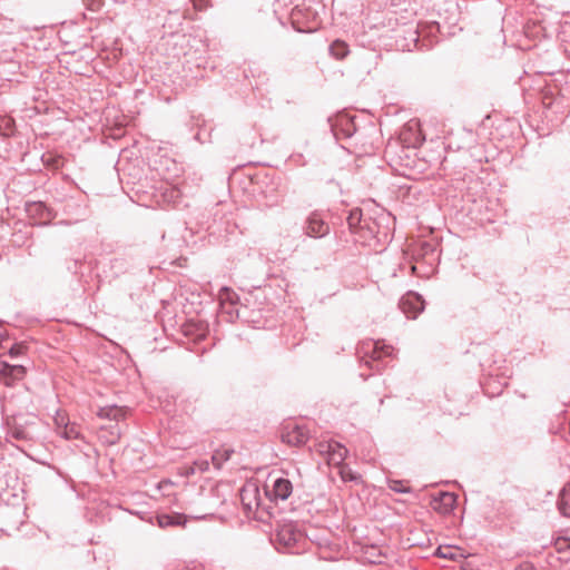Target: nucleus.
I'll list each match as a JSON object with an SVG mask.
<instances>
[{"mask_svg":"<svg viewBox=\"0 0 570 570\" xmlns=\"http://www.w3.org/2000/svg\"><path fill=\"white\" fill-rule=\"evenodd\" d=\"M274 543L282 552L297 554L306 549L307 538L297 523L285 522L278 524Z\"/></svg>","mask_w":570,"mask_h":570,"instance_id":"1","label":"nucleus"},{"mask_svg":"<svg viewBox=\"0 0 570 570\" xmlns=\"http://www.w3.org/2000/svg\"><path fill=\"white\" fill-rule=\"evenodd\" d=\"M393 353L394 348L381 341L368 340L362 342L357 348V354L361 360L376 372H381L386 366L384 360L392 357Z\"/></svg>","mask_w":570,"mask_h":570,"instance_id":"2","label":"nucleus"},{"mask_svg":"<svg viewBox=\"0 0 570 570\" xmlns=\"http://www.w3.org/2000/svg\"><path fill=\"white\" fill-rule=\"evenodd\" d=\"M37 417H26L20 414H12L7 419V438L10 441L22 443L32 442L36 439Z\"/></svg>","mask_w":570,"mask_h":570,"instance_id":"3","label":"nucleus"},{"mask_svg":"<svg viewBox=\"0 0 570 570\" xmlns=\"http://www.w3.org/2000/svg\"><path fill=\"white\" fill-rule=\"evenodd\" d=\"M293 492L292 482L285 476H271V484L265 485V493L272 501H285Z\"/></svg>","mask_w":570,"mask_h":570,"instance_id":"4","label":"nucleus"},{"mask_svg":"<svg viewBox=\"0 0 570 570\" xmlns=\"http://www.w3.org/2000/svg\"><path fill=\"white\" fill-rule=\"evenodd\" d=\"M399 306L407 318H416L424 309V301L417 293L409 292L401 298Z\"/></svg>","mask_w":570,"mask_h":570,"instance_id":"5","label":"nucleus"},{"mask_svg":"<svg viewBox=\"0 0 570 570\" xmlns=\"http://www.w3.org/2000/svg\"><path fill=\"white\" fill-rule=\"evenodd\" d=\"M282 440L289 445L302 446L308 440V431L305 426L287 424L282 433Z\"/></svg>","mask_w":570,"mask_h":570,"instance_id":"6","label":"nucleus"},{"mask_svg":"<svg viewBox=\"0 0 570 570\" xmlns=\"http://www.w3.org/2000/svg\"><path fill=\"white\" fill-rule=\"evenodd\" d=\"M305 234L309 237H324L330 233V226L321 214L318 213H312L305 223Z\"/></svg>","mask_w":570,"mask_h":570,"instance_id":"7","label":"nucleus"},{"mask_svg":"<svg viewBox=\"0 0 570 570\" xmlns=\"http://www.w3.org/2000/svg\"><path fill=\"white\" fill-rule=\"evenodd\" d=\"M26 370L22 365H11L7 362H0V380L7 386H12L14 381L22 380Z\"/></svg>","mask_w":570,"mask_h":570,"instance_id":"8","label":"nucleus"},{"mask_svg":"<svg viewBox=\"0 0 570 570\" xmlns=\"http://www.w3.org/2000/svg\"><path fill=\"white\" fill-rule=\"evenodd\" d=\"M331 128L336 139L351 138L356 130L353 120L347 116L336 117Z\"/></svg>","mask_w":570,"mask_h":570,"instance_id":"9","label":"nucleus"},{"mask_svg":"<svg viewBox=\"0 0 570 570\" xmlns=\"http://www.w3.org/2000/svg\"><path fill=\"white\" fill-rule=\"evenodd\" d=\"M456 503V497L454 493L441 492L438 497L432 500V508L439 513H450Z\"/></svg>","mask_w":570,"mask_h":570,"instance_id":"10","label":"nucleus"},{"mask_svg":"<svg viewBox=\"0 0 570 570\" xmlns=\"http://www.w3.org/2000/svg\"><path fill=\"white\" fill-rule=\"evenodd\" d=\"M27 210L31 217L38 219L39 224H47L55 217L52 210L41 202L28 205Z\"/></svg>","mask_w":570,"mask_h":570,"instance_id":"11","label":"nucleus"},{"mask_svg":"<svg viewBox=\"0 0 570 570\" xmlns=\"http://www.w3.org/2000/svg\"><path fill=\"white\" fill-rule=\"evenodd\" d=\"M127 415V409L120 407L117 405H108L100 407L97 412V416L100 419H107L111 421L119 422L120 420H124Z\"/></svg>","mask_w":570,"mask_h":570,"instance_id":"12","label":"nucleus"},{"mask_svg":"<svg viewBox=\"0 0 570 570\" xmlns=\"http://www.w3.org/2000/svg\"><path fill=\"white\" fill-rule=\"evenodd\" d=\"M157 522L160 528L183 527L186 523V517L180 513L160 514L157 517Z\"/></svg>","mask_w":570,"mask_h":570,"instance_id":"13","label":"nucleus"},{"mask_svg":"<svg viewBox=\"0 0 570 570\" xmlns=\"http://www.w3.org/2000/svg\"><path fill=\"white\" fill-rule=\"evenodd\" d=\"M347 455V450L345 446L340 444L338 442H335L333 445V449H331V452L328 456L326 458L327 463L332 465H341L343 461L345 460Z\"/></svg>","mask_w":570,"mask_h":570,"instance_id":"14","label":"nucleus"},{"mask_svg":"<svg viewBox=\"0 0 570 570\" xmlns=\"http://www.w3.org/2000/svg\"><path fill=\"white\" fill-rule=\"evenodd\" d=\"M365 218H363L362 210L360 208H353L347 216V224L350 230L354 234L358 233L361 226H363Z\"/></svg>","mask_w":570,"mask_h":570,"instance_id":"15","label":"nucleus"},{"mask_svg":"<svg viewBox=\"0 0 570 570\" xmlns=\"http://www.w3.org/2000/svg\"><path fill=\"white\" fill-rule=\"evenodd\" d=\"M558 509L562 515L570 518V484L564 487L560 492Z\"/></svg>","mask_w":570,"mask_h":570,"instance_id":"16","label":"nucleus"},{"mask_svg":"<svg viewBox=\"0 0 570 570\" xmlns=\"http://www.w3.org/2000/svg\"><path fill=\"white\" fill-rule=\"evenodd\" d=\"M218 299L222 309H225L227 305L234 306L238 301V296L233 289L228 287H223L218 293Z\"/></svg>","mask_w":570,"mask_h":570,"instance_id":"17","label":"nucleus"},{"mask_svg":"<svg viewBox=\"0 0 570 570\" xmlns=\"http://www.w3.org/2000/svg\"><path fill=\"white\" fill-rule=\"evenodd\" d=\"M350 52L348 45L343 40H335L330 46V53L335 59L342 60L344 59Z\"/></svg>","mask_w":570,"mask_h":570,"instance_id":"18","label":"nucleus"},{"mask_svg":"<svg viewBox=\"0 0 570 570\" xmlns=\"http://www.w3.org/2000/svg\"><path fill=\"white\" fill-rule=\"evenodd\" d=\"M234 453L233 449L222 448L217 449L212 455V462L216 469H220L224 462L228 461Z\"/></svg>","mask_w":570,"mask_h":570,"instance_id":"19","label":"nucleus"},{"mask_svg":"<svg viewBox=\"0 0 570 570\" xmlns=\"http://www.w3.org/2000/svg\"><path fill=\"white\" fill-rule=\"evenodd\" d=\"M360 239L363 242H366L370 238H373L377 234V224L373 222L372 219L364 220L363 226H361V229H358Z\"/></svg>","mask_w":570,"mask_h":570,"instance_id":"20","label":"nucleus"},{"mask_svg":"<svg viewBox=\"0 0 570 570\" xmlns=\"http://www.w3.org/2000/svg\"><path fill=\"white\" fill-rule=\"evenodd\" d=\"M101 431L107 433V434H102L101 438L108 444H116L120 439V430H119V426L117 423L109 425L108 428L102 426Z\"/></svg>","mask_w":570,"mask_h":570,"instance_id":"21","label":"nucleus"},{"mask_svg":"<svg viewBox=\"0 0 570 570\" xmlns=\"http://www.w3.org/2000/svg\"><path fill=\"white\" fill-rule=\"evenodd\" d=\"M363 558L370 563H381L383 554L380 547L370 546L365 548Z\"/></svg>","mask_w":570,"mask_h":570,"instance_id":"22","label":"nucleus"},{"mask_svg":"<svg viewBox=\"0 0 570 570\" xmlns=\"http://www.w3.org/2000/svg\"><path fill=\"white\" fill-rule=\"evenodd\" d=\"M14 134V120L10 116L0 117V135L10 137Z\"/></svg>","mask_w":570,"mask_h":570,"instance_id":"23","label":"nucleus"},{"mask_svg":"<svg viewBox=\"0 0 570 570\" xmlns=\"http://www.w3.org/2000/svg\"><path fill=\"white\" fill-rule=\"evenodd\" d=\"M209 468V462L207 460L200 459L196 460L191 465L185 468V475L189 476L197 472L207 471Z\"/></svg>","mask_w":570,"mask_h":570,"instance_id":"24","label":"nucleus"},{"mask_svg":"<svg viewBox=\"0 0 570 570\" xmlns=\"http://www.w3.org/2000/svg\"><path fill=\"white\" fill-rule=\"evenodd\" d=\"M58 434L66 440H75L80 436L79 429L75 423H68Z\"/></svg>","mask_w":570,"mask_h":570,"instance_id":"25","label":"nucleus"},{"mask_svg":"<svg viewBox=\"0 0 570 570\" xmlns=\"http://www.w3.org/2000/svg\"><path fill=\"white\" fill-rule=\"evenodd\" d=\"M181 193L177 187L169 186L165 189L163 193L164 202L176 204L177 200L180 198Z\"/></svg>","mask_w":570,"mask_h":570,"instance_id":"26","label":"nucleus"},{"mask_svg":"<svg viewBox=\"0 0 570 570\" xmlns=\"http://www.w3.org/2000/svg\"><path fill=\"white\" fill-rule=\"evenodd\" d=\"M389 489L397 493L411 492V488L402 480H389Z\"/></svg>","mask_w":570,"mask_h":570,"instance_id":"27","label":"nucleus"},{"mask_svg":"<svg viewBox=\"0 0 570 570\" xmlns=\"http://www.w3.org/2000/svg\"><path fill=\"white\" fill-rule=\"evenodd\" d=\"M53 422H55V425L57 429V433H59V431H61L65 428V425L70 423L67 414L61 411H58L56 413V415L53 417Z\"/></svg>","mask_w":570,"mask_h":570,"instance_id":"28","label":"nucleus"},{"mask_svg":"<svg viewBox=\"0 0 570 570\" xmlns=\"http://www.w3.org/2000/svg\"><path fill=\"white\" fill-rule=\"evenodd\" d=\"M83 6L91 12H97L102 6V0H82Z\"/></svg>","mask_w":570,"mask_h":570,"instance_id":"29","label":"nucleus"},{"mask_svg":"<svg viewBox=\"0 0 570 570\" xmlns=\"http://www.w3.org/2000/svg\"><path fill=\"white\" fill-rule=\"evenodd\" d=\"M334 444L335 441L321 442L317 444V452L327 458Z\"/></svg>","mask_w":570,"mask_h":570,"instance_id":"30","label":"nucleus"},{"mask_svg":"<svg viewBox=\"0 0 570 570\" xmlns=\"http://www.w3.org/2000/svg\"><path fill=\"white\" fill-rule=\"evenodd\" d=\"M422 252H423V255H428L429 253L433 254L434 253V248L432 247V245H430L429 243L424 242L422 244Z\"/></svg>","mask_w":570,"mask_h":570,"instance_id":"31","label":"nucleus"},{"mask_svg":"<svg viewBox=\"0 0 570 570\" xmlns=\"http://www.w3.org/2000/svg\"><path fill=\"white\" fill-rule=\"evenodd\" d=\"M245 500H246V491H243L242 492V501H243L245 509L249 512L253 510V505L250 502H246Z\"/></svg>","mask_w":570,"mask_h":570,"instance_id":"32","label":"nucleus"},{"mask_svg":"<svg viewBox=\"0 0 570 570\" xmlns=\"http://www.w3.org/2000/svg\"><path fill=\"white\" fill-rule=\"evenodd\" d=\"M21 350L22 347L21 346H12L10 350H9V355L11 357H14L17 355H19L21 353Z\"/></svg>","mask_w":570,"mask_h":570,"instance_id":"33","label":"nucleus"},{"mask_svg":"<svg viewBox=\"0 0 570 570\" xmlns=\"http://www.w3.org/2000/svg\"><path fill=\"white\" fill-rule=\"evenodd\" d=\"M224 313H227L230 317H233L234 313L238 315V311L234 308V306L227 305L225 309H222Z\"/></svg>","mask_w":570,"mask_h":570,"instance_id":"34","label":"nucleus"},{"mask_svg":"<svg viewBox=\"0 0 570 570\" xmlns=\"http://www.w3.org/2000/svg\"><path fill=\"white\" fill-rule=\"evenodd\" d=\"M12 407V400L4 396L3 410L9 411Z\"/></svg>","mask_w":570,"mask_h":570,"instance_id":"35","label":"nucleus"},{"mask_svg":"<svg viewBox=\"0 0 570 570\" xmlns=\"http://www.w3.org/2000/svg\"><path fill=\"white\" fill-rule=\"evenodd\" d=\"M341 473H342V478L344 480H354L355 479V476L351 472H345V470H342Z\"/></svg>","mask_w":570,"mask_h":570,"instance_id":"36","label":"nucleus"},{"mask_svg":"<svg viewBox=\"0 0 570 570\" xmlns=\"http://www.w3.org/2000/svg\"><path fill=\"white\" fill-rule=\"evenodd\" d=\"M416 269H417V267H416L415 265H412V266H411V271H412V273H413V274H417V273H416Z\"/></svg>","mask_w":570,"mask_h":570,"instance_id":"37","label":"nucleus"}]
</instances>
